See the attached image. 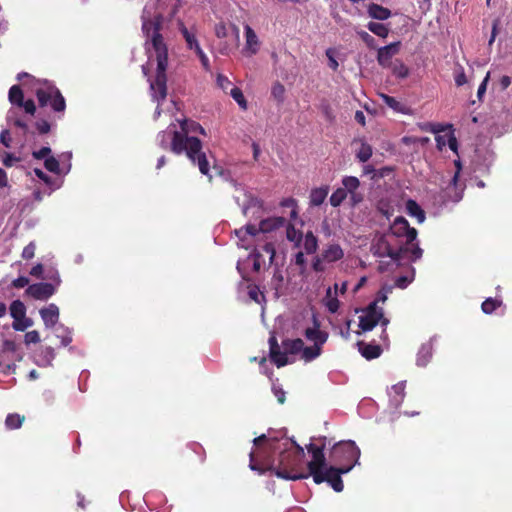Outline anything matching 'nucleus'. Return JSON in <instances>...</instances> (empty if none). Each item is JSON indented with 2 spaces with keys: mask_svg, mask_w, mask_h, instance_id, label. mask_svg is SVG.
Listing matches in <instances>:
<instances>
[{
  "mask_svg": "<svg viewBox=\"0 0 512 512\" xmlns=\"http://www.w3.org/2000/svg\"><path fill=\"white\" fill-rule=\"evenodd\" d=\"M406 211L409 216L415 217L418 223H423L426 219L425 212L421 206L413 199H408L406 202Z\"/></svg>",
  "mask_w": 512,
  "mask_h": 512,
  "instance_id": "5701e85b",
  "label": "nucleus"
},
{
  "mask_svg": "<svg viewBox=\"0 0 512 512\" xmlns=\"http://www.w3.org/2000/svg\"><path fill=\"white\" fill-rule=\"evenodd\" d=\"M372 156V147L366 142H362L359 150L356 153L357 159L365 163L367 162Z\"/></svg>",
  "mask_w": 512,
  "mask_h": 512,
  "instance_id": "4c0bfd02",
  "label": "nucleus"
},
{
  "mask_svg": "<svg viewBox=\"0 0 512 512\" xmlns=\"http://www.w3.org/2000/svg\"><path fill=\"white\" fill-rule=\"evenodd\" d=\"M19 161V158L11 153H5L3 157V165L6 167H12L15 162Z\"/></svg>",
  "mask_w": 512,
  "mask_h": 512,
  "instance_id": "774afa93",
  "label": "nucleus"
},
{
  "mask_svg": "<svg viewBox=\"0 0 512 512\" xmlns=\"http://www.w3.org/2000/svg\"><path fill=\"white\" fill-rule=\"evenodd\" d=\"M320 440L322 441L320 446L313 443L306 446L307 451L312 455V460L307 463L308 472H306V474L312 477L328 467L324 454L326 437H322Z\"/></svg>",
  "mask_w": 512,
  "mask_h": 512,
  "instance_id": "9d476101",
  "label": "nucleus"
},
{
  "mask_svg": "<svg viewBox=\"0 0 512 512\" xmlns=\"http://www.w3.org/2000/svg\"><path fill=\"white\" fill-rule=\"evenodd\" d=\"M55 291L56 288L53 284L40 282L29 285L25 293L35 300H47L54 295Z\"/></svg>",
  "mask_w": 512,
  "mask_h": 512,
  "instance_id": "f8f14e48",
  "label": "nucleus"
},
{
  "mask_svg": "<svg viewBox=\"0 0 512 512\" xmlns=\"http://www.w3.org/2000/svg\"><path fill=\"white\" fill-rule=\"evenodd\" d=\"M406 382L401 381L391 387V402L394 407H398L405 397Z\"/></svg>",
  "mask_w": 512,
  "mask_h": 512,
  "instance_id": "4be33fe9",
  "label": "nucleus"
},
{
  "mask_svg": "<svg viewBox=\"0 0 512 512\" xmlns=\"http://www.w3.org/2000/svg\"><path fill=\"white\" fill-rule=\"evenodd\" d=\"M24 342L27 345L39 343L40 335H39L38 331L33 330V331L27 332L24 336Z\"/></svg>",
  "mask_w": 512,
  "mask_h": 512,
  "instance_id": "6e6d98bb",
  "label": "nucleus"
},
{
  "mask_svg": "<svg viewBox=\"0 0 512 512\" xmlns=\"http://www.w3.org/2000/svg\"><path fill=\"white\" fill-rule=\"evenodd\" d=\"M285 223L286 219L284 217H269L260 222L259 230L262 233H269L283 227Z\"/></svg>",
  "mask_w": 512,
  "mask_h": 512,
  "instance_id": "f3484780",
  "label": "nucleus"
},
{
  "mask_svg": "<svg viewBox=\"0 0 512 512\" xmlns=\"http://www.w3.org/2000/svg\"><path fill=\"white\" fill-rule=\"evenodd\" d=\"M163 25L162 15H156L152 19H143L142 32L146 37V50L151 46L156 55L157 67L161 69L168 66V47L161 33Z\"/></svg>",
  "mask_w": 512,
  "mask_h": 512,
  "instance_id": "7ed1b4c3",
  "label": "nucleus"
},
{
  "mask_svg": "<svg viewBox=\"0 0 512 512\" xmlns=\"http://www.w3.org/2000/svg\"><path fill=\"white\" fill-rule=\"evenodd\" d=\"M271 361L278 367H283L288 364V358L286 352L274 351L269 353Z\"/></svg>",
  "mask_w": 512,
  "mask_h": 512,
  "instance_id": "a19ab883",
  "label": "nucleus"
},
{
  "mask_svg": "<svg viewBox=\"0 0 512 512\" xmlns=\"http://www.w3.org/2000/svg\"><path fill=\"white\" fill-rule=\"evenodd\" d=\"M322 352V346L313 345L310 347H304L302 349V358L306 362H310L317 358Z\"/></svg>",
  "mask_w": 512,
  "mask_h": 512,
  "instance_id": "c9c22d12",
  "label": "nucleus"
},
{
  "mask_svg": "<svg viewBox=\"0 0 512 512\" xmlns=\"http://www.w3.org/2000/svg\"><path fill=\"white\" fill-rule=\"evenodd\" d=\"M343 256L344 252L338 244H330L322 252V258L326 262H336Z\"/></svg>",
  "mask_w": 512,
  "mask_h": 512,
  "instance_id": "412c9836",
  "label": "nucleus"
},
{
  "mask_svg": "<svg viewBox=\"0 0 512 512\" xmlns=\"http://www.w3.org/2000/svg\"><path fill=\"white\" fill-rule=\"evenodd\" d=\"M342 184H343V189H345V191L347 193H350L352 195V199L356 202L357 200H356V195L354 194V192L360 186L359 179L354 176H345L342 179Z\"/></svg>",
  "mask_w": 512,
  "mask_h": 512,
  "instance_id": "bb28decb",
  "label": "nucleus"
},
{
  "mask_svg": "<svg viewBox=\"0 0 512 512\" xmlns=\"http://www.w3.org/2000/svg\"><path fill=\"white\" fill-rule=\"evenodd\" d=\"M489 78H490V73L488 72L486 74L485 78L483 79L482 83L478 87L477 97H478L479 100L482 99L483 95L486 92V88H487V84H488Z\"/></svg>",
  "mask_w": 512,
  "mask_h": 512,
  "instance_id": "69168bd1",
  "label": "nucleus"
},
{
  "mask_svg": "<svg viewBox=\"0 0 512 512\" xmlns=\"http://www.w3.org/2000/svg\"><path fill=\"white\" fill-rule=\"evenodd\" d=\"M386 233L391 235L395 242L404 243V245L410 248L417 244L414 241L417 238L418 232L415 228L410 227L409 222L403 216H398Z\"/></svg>",
  "mask_w": 512,
  "mask_h": 512,
  "instance_id": "0eeeda50",
  "label": "nucleus"
},
{
  "mask_svg": "<svg viewBox=\"0 0 512 512\" xmlns=\"http://www.w3.org/2000/svg\"><path fill=\"white\" fill-rule=\"evenodd\" d=\"M8 98L12 105L19 106L20 104H22L24 100V94L21 87L19 85H13L9 89Z\"/></svg>",
  "mask_w": 512,
  "mask_h": 512,
  "instance_id": "473e14b6",
  "label": "nucleus"
},
{
  "mask_svg": "<svg viewBox=\"0 0 512 512\" xmlns=\"http://www.w3.org/2000/svg\"><path fill=\"white\" fill-rule=\"evenodd\" d=\"M304 335L307 340L312 341L314 345L323 346L328 339V333L320 330L319 322L314 318V326L305 330Z\"/></svg>",
  "mask_w": 512,
  "mask_h": 512,
  "instance_id": "2eb2a0df",
  "label": "nucleus"
},
{
  "mask_svg": "<svg viewBox=\"0 0 512 512\" xmlns=\"http://www.w3.org/2000/svg\"><path fill=\"white\" fill-rule=\"evenodd\" d=\"M0 142L6 147V148H10L11 147V142H12V138H11V135H10V131L7 130V129H4L1 131L0 133Z\"/></svg>",
  "mask_w": 512,
  "mask_h": 512,
  "instance_id": "e2e57ef3",
  "label": "nucleus"
},
{
  "mask_svg": "<svg viewBox=\"0 0 512 512\" xmlns=\"http://www.w3.org/2000/svg\"><path fill=\"white\" fill-rule=\"evenodd\" d=\"M454 80L458 87L467 83V77L462 67H460L459 70L455 72Z\"/></svg>",
  "mask_w": 512,
  "mask_h": 512,
  "instance_id": "052dcab7",
  "label": "nucleus"
},
{
  "mask_svg": "<svg viewBox=\"0 0 512 512\" xmlns=\"http://www.w3.org/2000/svg\"><path fill=\"white\" fill-rule=\"evenodd\" d=\"M263 255L264 253L268 256L269 264L274 261L275 258V247L273 243L267 242L260 249H258Z\"/></svg>",
  "mask_w": 512,
  "mask_h": 512,
  "instance_id": "09e8293b",
  "label": "nucleus"
},
{
  "mask_svg": "<svg viewBox=\"0 0 512 512\" xmlns=\"http://www.w3.org/2000/svg\"><path fill=\"white\" fill-rule=\"evenodd\" d=\"M304 250L307 254H313L317 251L318 240L312 231H308L304 236Z\"/></svg>",
  "mask_w": 512,
  "mask_h": 512,
  "instance_id": "c756f323",
  "label": "nucleus"
},
{
  "mask_svg": "<svg viewBox=\"0 0 512 512\" xmlns=\"http://www.w3.org/2000/svg\"><path fill=\"white\" fill-rule=\"evenodd\" d=\"M501 305L502 300L490 297L483 301L481 309L485 314H492Z\"/></svg>",
  "mask_w": 512,
  "mask_h": 512,
  "instance_id": "e433bc0d",
  "label": "nucleus"
},
{
  "mask_svg": "<svg viewBox=\"0 0 512 512\" xmlns=\"http://www.w3.org/2000/svg\"><path fill=\"white\" fill-rule=\"evenodd\" d=\"M286 238L295 244L296 247L300 246L303 235L302 232L297 230L293 224L289 223L286 227Z\"/></svg>",
  "mask_w": 512,
  "mask_h": 512,
  "instance_id": "72a5a7b5",
  "label": "nucleus"
},
{
  "mask_svg": "<svg viewBox=\"0 0 512 512\" xmlns=\"http://www.w3.org/2000/svg\"><path fill=\"white\" fill-rule=\"evenodd\" d=\"M358 346L361 355L367 360L376 359L382 353V348L380 345L366 344L362 341H359Z\"/></svg>",
  "mask_w": 512,
  "mask_h": 512,
  "instance_id": "a211bd4d",
  "label": "nucleus"
},
{
  "mask_svg": "<svg viewBox=\"0 0 512 512\" xmlns=\"http://www.w3.org/2000/svg\"><path fill=\"white\" fill-rule=\"evenodd\" d=\"M25 421V416L20 415L18 413H10L7 415L5 419V426L8 430L19 429L23 422Z\"/></svg>",
  "mask_w": 512,
  "mask_h": 512,
  "instance_id": "c85d7f7f",
  "label": "nucleus"
},
{
  "mask_svg": "<svg viewBox=\"0 0 512 512\" xmlns=\"http://www.w3.org/2000/svg\"><path fill=\"white\" fill-rule=\"evenodd\" d=\"M181 131H174L170 149L175 154L185 152L188 159L197 165L199 171L211 179L210 164L206 153L202 150V142L197 137L190 135L199 133L206 135L205 129L196 121L185 119L180 123Z\"/></svg>",
  "mask_w": 512,
  "mask_h": 512,
  "instance_id": "f257e3e1",
  "label": "nucleus"
},
{
  "mask_svg": "<svg viewBox=\"0 0 512 512\" xmlns=\"http://www.w3.org/2000/svg\"><path fill=\"white\" fill-rule=\"evenodd\" d=\"M28 284H29V279L25 276H19L18 278L14 279L12 281V286L17 289L24 288Z\"/></svg>",
  "mask_w": 512,
  "mask_h": 512,
  "instance_id": "338daca9",
  "label": "nucleus"
},
{
  "mask_svg": "<svg viewBox=\"0 0 512 512\" xmlns=\"http://www.w3.org/2000/svg\"><path fill=\"white\" fill-rule=\"evenodd\" d=\"M259 232H261L259 230V227L257 228L255 225L253 224H248L246 225L244 228H240L239 230H236V235L241 239L243 240L244 239V235L248 234L250 236H256Z\"/></svg>",
  "mask_w": 512,
  "mask_h": 512,
  "instance_id": "a18cd8bd",
  "label": "nucleus"
},
{
  "mask_svg": "<svg viewBox=\"0 0 512 512\" xmlns=\"http://www.w3.org/2000/svg\"><path fill=\"white\" fill-rule=\"evenodd\" d=\"M378 323L386 327L389 320L384 317L383 309L378 307L377 301L371 302L359 317V327L364 331H371Z\"/></svg>",
  "mask_w": 512,
  "mask_h": 512,
  "instance_id": "6e6552de",
  "label": "nucleus"
},
{
  "mask_svg": "<svg viewBox=\"0 0 512 512\" xmlns=\"http://www.w3.org/2000/svg\"><path fill=\"white\" fill-rule=\"evenodd\" d=\"M32 325L30 318H24L23 320H14L12 327L16 331H24L26 328Z\"/></svg>",
  "mask_w": 512,
  "mask_h": 512,
  "instance_id": "603ef678",
  "label": "nucleus"
},
{
  "mask_svg": "<svg viewBox=\"0 0 512 512\" xmlns=\"http://www.w3.org/2000/svg\"><path fill=\"white\" fill-rule=\"evenodd\" d=\"M381 98L383 102L394 111L402 114H408L409 108L403 103L396 100L394 97L389 96L387 94H381Z\"/></svg>",
  "mask_w": 512,
  "mask_h": 512,
  "instance_id": "393cba45",
  "label": "nucleus"
},
{
  "mask_svg": "<svg viewBox=\"0 0 512 512\" xmlns=\"http://www.w3.org/2000/svg\"><path fill=\"white\" fill-rule=\"evenodd\" d=\"M329 193V186L324 185L321 187L313 188L310 192L309 201L310 206H320L324 203Z\"/></svg>",
  "mask_w": 512,
  "mask_h": 512,
  "instance_id": "6ab92c4d",
  "label": "nucleus"
},
{
  "mask_svg": "<svg viewBox=\"0 0 512 512\" xmlns=\"http://www.w3.org/2000/svg\"><path fill=\"white\" fill-rule=\"evenodd\" d=\"M389 67L397 78L404 79L409 75L408 67L399 59H396Z\"/></svg>",
  "mask_w": 512,
  "mask_h": 512,
  "instance_id": "2f4dec72",
  "label": "nucleus"
},
{
  "mask_svg": "<svg viewBox=\"0 0 512 512\" xmlns=\"http://www.w3.org/2000/svg\"><path fill=\"white\" fill-rule=\"evenodd\" d=\"M271 95L274 99H276L279 103L284 101L285 96V87L280 82H275L271 89Z\"/></svg>",
  "mask_w": 512,
  "mask_h": 512,
  "instance_id": "c03bdc74",
  "label": "nucleus"
},
{
  "mask_svg": "<svg viewBox=\"0 0 512 512\" xmlns=\"http://www.w3.org/2000/svg\"><path fill=\"white\" fill-rule=\"evenodd\" d=\"M179 31L181 32L182 36L184 37L187 47L192 50L196 47V45H199V42L195 36L194 33L188 30V28L184 25L183 22L179 23Z\"/></svg>",
  "mask_w": 512,
  "mask_h": 512,
  "instance_id": "7c9ffc66",
  "label": "nucleus"
},
{
  "mask_svg": "<svg viewBox=\"0 0 512 512\" xmlns=\"http://www.w3.org/2000/svg\"><path fill=\"white\" fill-rule=\"evenodd\" d=\"M50 153H51V149L49 147L45 146V147H42L41 149H39L38 151H34L32 153V155L35 159L41 160V159L48 158V155Z\"/></svg>",
  "mask_w": 512,
  "mask_h": 512,
  "instance_id": "0e129e2a",
  "label": "nucleus"
},
{
  "mask_svg": "<svg viewBox=\"0 0 512 512\" xmlns=\"http://www.w3.org/2000/svg\"><path fill=\"white\" fill-rule=\"evenodd\" d=\"M371 251L376 257H389L391 262L396 265H399L408 254V259L413 262L420 259L423 254L419 244L413 245V248H410L404 245V243L395 242L394 238L386 232L374 239Z\"/></svg>",
  "mask_w": 512,
  "mask_h": 512,
  "instance_id": "f03ea898",
  "label": "nucleus"
},
{
  "mask_svg": "<svg viewBox=\"0 0 512 512\" xmlns=\"http://www.w3.org/2000/svg\"><path fill=\"white\" fill-rule=\"evenodd\" d=\"M331 293H332V291H331V288L329 287L326 291L325 306L330 313H336L339 309L340 302L337 299V297H332Z\"/></svg>",
  "mask_w": 512,
  "mask_h": 512,
  "instance_id": "58836bf2",
  "label": "nucleus"
},
{
  "mask_svg": "<svg viewBox=\"0 0 512 512\" xmlns=\"http://www.w3.org/2000/svg\"><path fill=\"white\" fill-rule=\"evenodd\" d=\"M367 12L371 18L381 21L387 20L392 14L390 9L376 3L369 4Z\"/></svg>",
  "mask_w": 512,
  "mask_h": 512,
  "instance_id": "aec40b11",
  "label": "nucleus"
},
{
  "mask_svg": "<svg viewBox=\"0 0 512 512\" xmlns=\"http://www.w3.org/2000/svg\"><path fill=\"white\" fill-rule=\"evenodd\" d=\"M359 38L366 44L369 49H376L377 44L373 36L364 30L357 31Z\"/></svg>",
  "mask_w": 512,
  "mask_h": 512,
  "instance_id": "de8ad7c7",
  "label": "nucleus"
},
{
  "mask_svg": "<svg viewBox=\"0 0 512 512\" xmlns=\"http://www.w3.org/2000/svg\"><path fill=\"white\" fill-rule=\"evenodd\" d=\"M230 95L243 110L247 109V101L244 97L242 90L239 87L232 88L230 91Z\"/></svg>",
  "mask_w": 512,
  "mask_h": 512,
  "instance_id": "79ce46f5",
  "label": "nucleus"
},
{
  "mask_svg": "<svg viewBox=\"0 0 512 512\" xmlns=\"http://www.w3.org/2000/svg\"><path fill=\"white\" fill-rule=\"evenodd\" d=\"M41 318L47 328H52L59 320V308L56 304L51 303L48 307L40 310Z\"/></svg>",
  "mask_w": 512,
  "mask_h": 512,
  "instance_id": "dca6fc26",
  "label": "nucleus"
},
{
  "mask_svg": "<svg viewBox=\"0 0 512 512\" xmlns=\"http://www.w3.org/2000/svg\"><path fill=\"white\" fill-rule=\"evenodd\" d=\"M18 107L23 108L24 111L31 116H33L36 112V105L32 99L23 100L22 104H20Z\"/></svg>",
  "mask_w": 512,
  "mask_h": 512,
  "instance_id": "864d4df0",
  "label": "nucleus"
},
{
  "mask_svg": "<svg viewBox=\"0 0 512 512\" xmlns=\"http://www.w3.org/2000/svg\"><path fill=\"white\" fill-rule=\"evenodd\" d=\"M367 28L370 32L381 38H387L389 35V28L385 24L378 22H369Z\"/></svg>",
  "mask_w": 512,
  "mask_h": 512,
  "instance_id": "f704fd0d",
  "label": "nucleus"
},
{
  "mask_svg": "<svg viewBox=\"0 0 512 512\" xmlns=\"http://www.w3.org/2000/svg\"><path fill=\"white\" fill-rule=\"evenodd\" d=\"M35 96L39 107L49 106L61 118L66 110V100L54 83L48 80H38L34 85Z\"/></svg>",
  "mask_w": 512,
  "mask_h": 512,
  "instance_id": "20e7f679",
  "label": "nucleus"
},
{
  "mask_svg": "<svg viewBox=\"0 0 512 512\" xmlns=\"http://www.w3.org/2000/svg\"><path fill=\"white\" fill-rule=\"evenodd\" d=\"M250 257L253 258V270L255 272H259L262 265H264L266 262L264 255L256 248L251 253Z\"/></svg>",
  "mask_w": 512,
  "mask_h": 512,
  "instance_id": "37998d69",
  "label": "nucleus"
},
{
  "mask_svg": "<svg viewBox=\"0 0 512 512\" xmlns=\"http://www.w3.org/2000/svg\"><path fill=\"white\" fill-rule=\"evenodd\" d=\"M401 42H393L384 47L378 48L377 61L383 68L389 67L392 62L391 59L400 51Z\"/></svg>",
  "mask_w": 512,
  "mask_h": 512,
  "instance_id": "ddd939ff",
  "label": "nucleus"
},
{
  "mask_svg": "<svg viewBox=\"0 0 512 512\" xmlns=\"http://www.w3.org/2000/svg\"><path fill=\"white\" fill-rule=\"evenodd\" d=\"M264 441H268L270 448L275 449V443L277 442V439L276 438H269L268 439L265 434H262V435H260V436H258L256 438H254L253 443L255 445H260Z\"/></svg>",
  "mask_w": 512,
  "mask_h": 512,
  "instance_id": "680f3d73",
  "label": "nucleus"
},
{
  "mask_svg": "<svg viewBox=\"0 0 512 512\" xmlns=\"http://www.w3.org/2000/svg\"><path fill=\"white\" fill-rule=\"evenodd\" d=\"M303 459H298L291 449L284 448L278 457L276 464L270 466V470L275 473L278 478L286 480H300L309 477V474L302 471Z\"/></svg>",
  "mask_w": 512,
  "mask_h": 512,
  "instance_id": "39448f33",
  "label": "nucleus"
},
{
  "mask_svg": "<svg viewBox=\"0 0 512 512\" xmlns=\"http://www.w3.org/2000/svg\"><path fill=\"white\" fill-rule=\"evenodd\" d=\"M167 68L168 66H163L162 69L157 67L154 80L149 79L152 98L159 104L167 97Z\"/></svg>",
  "mask_w": 512,
  "mask_h": 512,
  "instance_id": "9b49d317",
  "label": "nucleus"
},
{
  "mask_svg": "<svg viewBox=\"0 0 512 512\" xmlns=\"http://www.w3.org/2000/svg\"><path fill=\"white\" fill-rule=\"evenodd\" d=\"M433 354V345L431 342H427L422 344L417 354V365L418 366H426Z\"/></svg>",
  "mask_w": 512,
  "mask_h": 512,
  "instance_id": "b1692460",
  "label": "nucleus"
},
{
  "mask_svg": "<svg viewBox=\"0 0 512 512\" xmlns=\"http://www.w3.org/2000/svg\"><path fill=\"white\" fill-rule=\"evenodd\" d=\"M280 205L282 207H287V208H291V212H290V218L291 219H296L298 217V211H297V201L290 197V198H285L283 199L281 202H280Z\"/></svg>",
  "mask_w": 512,
  "mask_h": 512,
  "instance_id": "49530a36",
  "label": "nucleus"
},
{
  "mask_svg": "<svg viewBox=\"0 0 512 512\" xmlns=\"http://www.w3.org/2000/svg\"><path fill=\"white\" fill-rule=\"evenodd\" d=\"M392 292V286L385 285L383 286L377 293L376 299L374 301L385 302L387 300V296Z\"/></svg>",
  "mask_w": 512,
  "mask_h": 512,
  "instance_id": "4d7b16f0",
  "label": "nucleus"
},
{
  "mask_svg": "<svg viewBox=\"0 0 512 512\" xmlns=\"http://www.w3.org/2000/svg\"><path fill=\"white\" fill-rule=\"evenodd\" d=\"M36 245L34 242H30L26 245L22 251V258L25 260H30L35 256Z\"/></svg>",
  "mask_w": 512,
  "mask_h": 512,
  "instance_id": "5fc2aeb1",
  "label": "nucleus"
},
{
  "mask_svg": "<svg viewBox=\"0 0 512 512\" xmlns=\"http://www.w3.org/2000/svg\"><path fill=\"white\" fill-rule=\"evenodd\" d=\"M245 30V46L243 48V54L251 57L258 53L260 49V41L255 31L246 24L244 27Z\"/></svg>",
  "mask_w": 512,
  "mask_h": 512,
  "instance_id": "4468645a",
  "label": "nucleus"
},
{
  "mask_svg": "<svg viewBox=\"0 0 512 512\" xmlns=\"http://www.w3.org/2000/svg\"><path fill=\"white\" fill-rule=\"evenodd\" d=\"M360 449L354 441H340L336 443L330 452V460L336 467L351 466V469L358 463Z\"/></svg>",
  "mask_w": 512,
  "mask_h": 512,
  "instance_id": "423d86ee",
  "label": "nucleus"
},
{
  "mask_svg": "<svg viewBox=\"0 0 512 512\" xmlns=\"http://www.w3.org/2000/svg\"><path fill=\"white\" fill-rule=\"evenodd\" d=\"M34 126L40 135L48 134L51 130V124L45 119H38Z\"/></svg>",
  "mask_w": 512,
  "mask_h": 512,
  "instance_id": "8fccbe9b",
  "label": "nucleus"
},
{
  "mask_svg": "<svg viewBox=\"0 0 512 512\" xmlns=\"http://www.w3.org/2000/svg\"><path fill=\"white\" fill-rule=\"evenodd\" d=\"M347 192L343 188L336 189L332 195L330 196V204L333 207H338L342 204V202L346 199Z\"/></svg>",
  "mask_w": 512,
  "mask_h": 512,
  "instance_id": "ea45409f",
  "label": "nucleus"
},
{
  "mask_svg": "<svg viewBox=\"0 0 512 512\" xmlns=\"http://www.w3.org/2000/svg\"><path fill=\"white\" fill-rule=\"evenodd\" d=\"M335 51L332 49V48H329L326 50V56L329 60V67L333 70V71H337L338 70V67H339V64L337 62V60L335 59Z\"/></svg>",
  "mask_w": 512,
  "mask_h": 512,
  "instance_id": "bf43d9fd",
  "label": "nucleus"
},
{
  "mask_svg": "<svg viewBox=\"0 0 512 512\" xmlns=\"http://www.w3.org/2000/svg\"><path fill=\"white\" fill-rule=\"evenodd\" d=\"M10 315L14 320L26 318V307L20 300H14L10 305Z\"/></svg>",
  "mask_w": 512,
  "mask_h": 512,
  "instance_id": "cd10ccee",
  "label": "nucleus"
},
{
  "mask_svg": "<svg viewBox=\"0 0 512 512\" xmlns=\"http://www.w3.org/2000/svg\"><path fill=\"white\" fill-rule=\"evenodd\" d=\"M351 471V466L346 467H336V466H329L325 470L321 471L320 473H317L313 477V481L316 484H321L323 482H327L334 491L336 492H342L344 485L341 478L342 474H346Z\"/></svg>",
  "mask_w": 512,
  "mask_h": 512,
  "instance_id": "1a4fd4ad",
  "label": "nucleus"
},
{
  "mask_svg": "<svg viewBox=\"0 0 512 512\" xmlns=\"http://www.w3.org/2000/svg\"><path fill=\"white\" fill-rule=\"evenodd\" d=\"M272 392L273 394L276 396L277 398V401L280 403V404H284L285 403V400H286V397H285V391L282 389L281 386L279 385H276V384H273L272 385Z\"/></svg>",
  "mask_w": 512,
  "mask_h": 512,
  "instance_id": "13d9d810",
  "label": "nucleus"
},
{
  "mask_svg": "<svg viewBox=\"0 0 512 512\" xmlns=\"http://www.w3.org/2000/svg\"><path fill=\"white\" fill-rule=\"evenodd\" d=\"M304 342L300 338L296 339H285L282 341V346L285 349L286 354H297L302 352Z\"/></svg>",
  "mask_w": 512,
  "mask_h": 512,
  "instance_id": "a878e982",
  "label": "nucleus"
},
{
  "mask_svg": "<svg viewBox=\"0 0 512 512\" xmlns=\"http://www.w3.org/2000/svg\"><path fill=\"white\" fill-rule=\"evenodd\" d=\"M44 166L49 172L56 174L59 173V161L53 156H50L45 159Z\"/></svg>",
  "mask_w": 512,
  "mask_h": 512,
  "instance_id": "3c124183",
  "label": "nucleus"
}]
</instances>
